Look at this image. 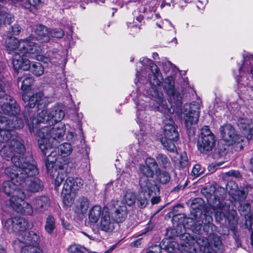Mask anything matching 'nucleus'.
Masks as SVG:
<instances>
[{"instance_id": "nucleus-1", "label": "nucleus", "mask_w": 253, "mask_h": 253, "mask_svg": "<svg viewBox=\"0 0 253 253\" xmlns=\"http://www.w3.org/2000/svg\"><path fill=\"white\" fill-rule=\"evenodd\" d=\"M142 69L139 71L137 69L136 77L139 80H143V78L148 76L151 87L147 91L148 95L152 97L151 101L142 96L135 101L137 109V122L140 128V135L143 136L145 133L144 126H142L144 119L146 118L145 110L149 105L152 109L159 111L170 118V116L174 113L181 115L184 121L185 126L187 129H191L195 125L199 120L200 116V105L198 102L186 103L183 108L182 106L181 96L179 91L174 87V81L171 76L166 78L164 81L163 88L168 96L169 104L164 99L163 92L159 89L161 84L163 81L162 75L158 66L150 59L142 57L139 60Z\"/></svg>"}, {"instance_id": "nucleus-2", "label": "nucleus", "mask_w": 253, "mask_h": 253, "mask_svg": "<svg viewBox=\"0 0 253 253\" xmlns=\"http://www.w3.org/2000/svg\"><path fill=\"white\" fill-rule=\"evenodd\" d=\"M7 122L0 118V143L1 149L0 155L7 161H11L12 165L7 167L3 163H0L4 172L8 177L12 178L18 175V170L22 165L27 162L23 161L22 157L26 151L23 141L20 139L13 130H4Z\"/></svg>"}, {"instance_id": "nucleus-3", "label": "nucleus", "mask_w": 253, "mask_h": 253, "mask_svg": "<svg viewBox=\"0 0 253 253\" xmlns=\"http://www.w3.org/2000/svg\"><path fill=\"white\" fill-rule=\"evenodd\" d=\"M22 99L25 103H28L23 114L30 131L32 130L35 131V127L36 128V125L34 126L35 123L46 122L53 124L62 120L65 116L64 112L61 109L54 106L41 111L39 110L37 117H34L33 111L30 109L33 108L36 104L45 107L50 103L49 98L45 96L42 92L36 93L32 95H29L28 92H24L22 95Z\"/></svg>"}, {"instance_id": "nucleus-4", "label": "nucleus", "mask_w": 253, "mask_h": 253, "mask_svg": "<svg viewBox=\"0 0 253 253\" xmlns=\"http://www.w3.org/2000/svg\"><path fill=\"white\" fill-rule=\"evenodd\" d=\"M0 164V178L4 180L1 186V190L7 196L6 200L0 202L1 204L0 214L2 222L4 220L5 214L8 213L11 208L18 212L27 215L33 213L32 207L24 200L26 194L19 187L18 177L13 176L12 178L6 175Z\"/></svg>"}, {"instance_id": "nucleus-5", "label": "nucleus", "mask_w": 253, "mask_h": 253, "mask_svg": "<svg viewBox=\"0 0 253 253\" xmlns=\"http://www.w3.org/2000/svg\"><path fill=\"white\" fill-rule=\"evenodd\" d=\"M61 120L58 121L60 122ZM58 121L51 123L39 122L35 123L36 124V128L35 127V131L33 132L35 135L39 137L38 143L40 149L44 156H47L48 151L51 150L53 147H55L58 140L65 134V126L62 123H59L56 125L52 126Z\"/></svg>"}, {"instance_id": "nucleus-6", "label": "nucleus", "mask_w": 253, "mask_h": 253, "mask_svg": "<svg viewBox=\"0 0 253 253\" xmlns=\"http://www.w3.org/2000/svg\"><path fill=\"white\" fill-rule=\"evenodd\" d=\"M220 192V190H216L214 187L202 190V193L205 195L207 202L214 211L216 218L222 219L227 218L231 229L234 230L238 225L236 212L233 211L229 213V207L224 205L219 197L221 196Z\"/></svg>"}, {"instance_id": "nucleus-7", "label": "nucleus", "mask_w": 253, "mask_h": 253, "mask_svg": "<svg viewBox=\"0 0 253 253\" xmlns=\"http://www.w3.org/2000/svg\"><path fill=\"white\" fill-rule=\"evenodd\" d=\"M20 108L15 100L9 95H6L0 102V118L7 122L4 130H13L24 126L23 120L17 116Z\"/></svg>"}, {"instance_id": "nucleus-8", "label": "nucleus", "mask_w": 253, "mask_h": 253, "mask_svg": "<svg viewBox=\"0 0 253 253\" xmlns=\"http://www.w3.org/2000/svg\"><path fill=\"white\" fill-rule=\"evenodd\" d=\"M203 201L200 198L194 199L191 205V208L195 212L191 211V216L189 218L193 222L191 228L195 234H200L202 231L207 234H211L215 226L212 223V216L207 214H203L201 211Z\"/></svg>"}, {"instance_id": "nucleus-9", "label": "nucleus", "mask_w": 253, "mask_h": 253, "mask_svg": "<svg viewBox=\"0 0 253 253\" xmlns=\"http://www.w3.org/2000/svg\"><path fill=\"white\" fill-rule=\"evenodd\" d=\"M19 185L25 190L33 192H38L42 190L43 183L38 177H33L38 174V170L34 163H25L18 170Z\"/></svg>"}, {"instance_id": "nucleus-10", "label": "nucleus", "mask_w": 253, "mask_h": 253, "mask_svg": "<svg viewBox=\"0 0 253 253\" xmlns=\"http://www.w3.org/2000/svg\"><path fill=\"white\" fill-rule=\"evenodd\" d=\"M32 37H29L25 40H19L15 37H10L5 41L6 50L9 54L20 52L23 55L34 57L33 54L37 53L41 50V47L34 42Z\"/></svg>"}, {"instance_id": "nucleus-11", "label": "nucleus", "mask_w": 253, "mask_h": 253, "mask_svg": "<svg viewBox=\"0 0 253 253\" xmlns=\"http://www.w3.org/2000/svg\"><path fill=\"white\" fill-rule=\"evenodd\" d=\"M56 155L57 152L55 150L51 151L50 154H48L45 162V166L48 172H49L50 170L55 167L57 174L55 179V185L56 187H58L68 176L65 169L66 163L65 162L63 163H59V160H57L58 158Z\"/></svg>"}, {"instance_id": "nucleus-12", "label": "nucleus", "mask_w": 253, "mask_h": 253, "mask_svg": "<svg viewBox=\"0 0 253 253\" xmlns=\"http://www.w3.org/2000/svg\"><path fill=\"white\" fill-rule=\"evenodd\" d=\"M163 136L161 142L164 148L169 152H173L176 150L174 142L178 138V133L172 120L169 119L164 122Z\"/></svg>"}, {"instance_id": "nucleus-13", "label": "nucleus", "mask_w": 253, "mask_h": 253, "mask_svg": "<svg viewBox=\"0 0 253 253\" xmlns=\"http://www.w3.org/2000/svg\"><path fill=\"white\" fill-rule=\"evenodd\" d=\"M222 140L227 146H232L236 151L243 148L244 138L235 133L234 127L229 124L223 125L220 128Z\"/></svg>"}, {"instance_id": "nucleus-14", "label": "nucleus", "mask_w": 253, "mask_h": 253, "mask_svg": "<svg viewBox=\"0 0 253 253\" xmlns=\"http://www.w3.org/2000/svg\"><path fill=\"white\" fill-rule=\"evenodd\" d=\"M84 184L83 180L79 178L68 176L63 183L62 195L63 196V202L67 206H70L73 203V199L71 197V192L76 193L81 189Z\"/></svg>"}, {"instance_id": "nucleus-15", "label": "nucleus", "mask_w": 253, "mask_h": 253, "mask_svg": "<svg viewBox=\"0 0 253 253\" xmlns=\"http://www.w3.org/2000/svg\"><path fill=\"white\" fill-rule=\"evenodd\" d=\"M146 178H142L139 180L140 192L137 197V205L140 208H145L148 203L151 196L156 194L158 191V187L156 184H148Z\"/></svg>"}, {"instance_id": "nucleus-16", "label": "nucleus", "mask_w": 253, "mask_h": 253, "mask_svg": "<svg viewBox=\"0 0 253 253\" xmlns=\"http://www.w3.org/2000/svg\"><path fill=\"white\" fill-rule=\"evenodd\" d=\"M215 141L213 134L208 126H205L201 130V136L197 144L198 148L202 153L211 151L214 146Z\"/></svg>"}, {"instance_id": "nucleus-17", "label": "nucleus", "mask_w": 253, "mask_h": 253, "mask_svg": "<svg viewBox=\"0 0 253 253\" xmlns=\"http://www.w3.org/2000/svg\"><path fill=\"white\" fill-rule=\"evenodd\" d=\"M5 229L9 233H18L20 235L29 228L28 222L23 218L15 217L8 218L4 223Z\"/></svg>"}, {"instance_id": "nucleus-18", "label": "nucleus", "mask_w": 253, "mask_h": 253, "mask_svg": "<svg viewBox=\"0 0 253 253\" xmlns=\"http://www.w3.org/2000/svg\"><path fill=\"white\" fill-rule=\"evenodd\" d=\"M40 236L33 231H23L18 235V240L13 243V246L16 248L17 244L28 245L38 247L40 243Z\"/></svg>"}, {"instance_id": "nucleus-19", "label": "nucleus", "mask_w": 253, "mask_h": 253, "mask_svg": "<svg viewBox=\"0 0 253 253\" xmlns=\"http://www.w3.org/2000/svg\"><path fill=\"white\" fill-rule=\"evenodd\" d=\"M157 163L154 158L149 157L146 159L145 164H140L138 167V171L142 174L139 180L142 178H146L145 180L148 184H153L150 182L148 178L153 176L154 173L152 169L157 166Z\"/></svg>"}, {"instance_id": "nucleus-20", "label": "nucleus", "mask_w": 253, "mask_h": 253, "mask_svg": "<svg viewBox=\"0 0 253 253\" xmlns=\"http://www.w3.org/2000/svg\"><path fill=\"white\" fill-rule=\"evenodd\" d=\"M179 250L187 253H197L195 239L189 233H185L180 236Z\"/></svg>"}, {"instance_id": "nucleus-21", "label": "nucleus", "mask_w": 253, "mask_h": 253, "mask_svg": "<svg viewBox=\"0 0 253 253\" xmlns=\"http://www.w3.org/2000/svg\"><path fill=\"white\" fill-rule=\"evenodd\" d=\"M114 211L112 216L117 222H121L125 220L127 214L126 206L124 203L119 200H113L111 202Z\"/></svg>"}, {"instance_id": "nucleus-22", "label": "nucleus", "mask_w": 253, "mask_h": 253, "mask_svg": "<svg viewBox=\"0 0 253 253\" xmlns=\"http://www.w3.org/2000/svg\"><path fill=\"white\" fill-rule=\"evenodd\" d=\"M34 32L35 34V36L33 35L30 36L32 37V39L33 40L31 41H33L39 46L42 47L41 45L34 42L35 39L41 43H45L49 41V29L45 26L42 25H37L34 29Z\"/></svg>"}, {"instance_id": "nucleus-23", "label": "nucleus", "mask_w": 253, "mask_h": 253, "mask_svg": "<svg viewBox=\"0 0 253 253\" xmlns=\"http://www.w3.org/2000/svg\"><path fill=\"white\" fill-rule=\"evenodd\" d=\"M32 205L29 204L39 213L43 212L46 211L50 204L49 198L45 196H37L32 200Z\"/></svg>"}, {"instance_id": "nucleus-24", "label": "nucleus", "mask_w": 253, "mask_h": 253, "mask_svg": "<svg viewBox=\"0 0 253 253\" xmlns=\"http://www.w3.org/2000/svg\"><path fill=\"white\" fill-rule=\"evenodd\" d=\"M42 48L41 47V50L38 53L33 54L34 57H30V58H35L38 61L43 62L45 63H50L52 64L56 65L59 64V60L60 58V55H59L55 51H48L46 52L45 55H40V53L42 51Z\"/></svg>"}, {"instance_id": "nucleus-25", "label": "nucleus", "mask_w": 253, "mask_h": 253, "mask_svg": "<svg viewBox=\"0 0 253 253\" xmlns=\"http://www.w3.org/2000/svg\"><path fill=\"white\" fill-rule=\"evenodd\" d=\"M25 57H28L23 55L20 52L14 54L12 57V64L15 71H17L19 69L24 71L29 70L30 67V62L28 59Z\"/></svg>"}, {"instance_id": "nucleus-26", "label": "nucleus", "mask_w": 253, "mask_h": 253, "mask_svg": "<svg viewBox=\"0 0 253 253\" xmlns=\"http://www.w3.org/2000/svg\"><path fill=\"white\" fill-rule=\"evenodd\" d=\"M99 230L106 233L112 232L114 228V222L110 217L109 212H104L97 224Z\"/></svg>"}, {"instance_id": "nucleus-27", "label": "nucleus", "mask_w": 253, "mask_h": 253, "mask_svg": "<svg viewBox=\"0 0 253 253\" xmlns=\"http://www.w3.org/2000/svg\"><path fill=\"white\" fill-rule=\"evenodd\" d=\"M54 150L57 152L56 156L58 158L57 160H59V163H63L64 162H65V163H66V162L63 157H60V156L63 155L64 157L69 156L72 151V148L70 144L64 143L59 146L57 148L53 147L51 150L48 151V153H49V154H50L51 151Z\"/></svg>"}, {"instance_id": "nucleus-28", "label": "nucleus", "mask_w": 253, "mask_h": 253, "mask_svg": "<svg viewBox=\"0 0 253 253\" xmlns=\"http://www.w3.org/2000/svg\"><path fill=\"white\" fill-rule=\"evenodd\" d=\"M108 209L106 208L102 209L100 206L95 205L90 210L88 213V219L90 222L92 223H96L99 219L101 218L104 212H107Z\"/></svg>"}, {"instance_id": "nucleus-29", "label": "nucleus", "mask_w": 253, "mask_h": 253, "mask_svg": "<svg viewBox=\"0 0 253 253\" xmlns=\"http://www.w3.org/2000/svg\"><path fill=\"white\" fill-rule=\"evenodd\" d=\"M198 246L200 249L204 248L205 253H215L214 251L211 248V245L209 242L208 239L203 236H200L197 239H195V247L197 248Z\"/></svg>"}, {"instance_id": "nucleus-30", "label": "nucleus", "mask_w": 253, "mask_h": 253, "mask_svg": "<svg viewBox=\"0 0 253 253\" xmlns=\"http://www.w3.org/2000/svg\"><path fill=\"white\" fill-rule=\"evenodd\" d=\"M14 20V16L5 9H0V26L3 24H10Z\"/></svg>"}, {"instance_id": "nucleus-31", "label": "nucleus", "mask_w": 253, "mask_h": 253, "mask_svg": "<svg viewBox=\"0 0 253 253\" xmlns=\"http://www.w3.org/2000/svg\"><path fill=\"white\" fill-rule=\"evenodd\" d=\"M250 73L253 77V56L245 59L243 64L239 69V71Z\"/></svg>"}, {"instance_id": "nucleus-32", "label": "nucleus", "mask_w": 253, "mask_h": 253, "mask_svg": "<svg viewBox=\"0 0 253 253\" xmlns=\"http://www.w3.org/2000/svg\"><path fill=\"white\" fill-rule=\"evenodd\" d=\"M253 124L252 120L247 118H240L238 120L237 125L242 133L245 135V132Z\"/></svg>"}, {"instance_id": "nucleus-33", "label": "nucleus", "mask_w": 253, "mask_h": 253, "mask_svg": "<svg viewBox=\"0 0 253 253\" xmlns=\"http://www.w3.org/2000/svg\"><path fill=\"white\" fill-rule=\"evenodd\" d=\"M29 70L35 76L39 77L44 73V69L42 64L39 62H35L33 63Z\"/></svg>"}, {"instance_id": "nucleus-34", "label": "nucleus", "mask_w": 253, "mask_h": 253, "mask_svg": "<svg viewBox=\"0 0 253 253\" xmlns=\"http://www.w3.org/2000/svg\"><path fill=\"white\" fill-rule=\"evenodd\" d=\"M55 228V221L54 218L52 215H48L46 219V223L45 225V230L49 234L53 233Z\"/></svg>"}, {"instance_id": "nucleus-35", "label": "nucleus", "mask_w": 253, "mask_h": 253, "mask_svg": "<svg viewBox=\"0 0 253 253\" xmlns=\"http://www.w3.org/2000/svg\"><path fill=\"white\" fill-rule=\"evenodd\" d=\"M19 244V247L22 248L21 253H42V251L38 247L28 245H25V246L23 247L22 244Z\"/></svg>"}, {"instance_id": "nucleus-36", "label": "nucleus", "mask_w": 253, "mask_h": 253, "mask_svg": "<svg viewBox=\"0 0 253 253\" xmlns=\"http://www.w3.org/2000/svg\"><path fill=\"white\" fill-rule=\"evenodd\" d=\"M124 199L128 206H131L134 204L136 201L135 193L130 190H127L124 196Z\"/></svg>"}, {"instance_id": "nucleus-37", "label": "nucleus", "mask_w": 253, "mask_h": 253, "mask_svg": "<svg viewBox=\"0 0 253 253\" xmlns=\"http://www.w3.org/2000/svg\"><path fill=\"white\" fill-rule=\"evenodd\" d=\"M158 163L163 167L167 168L170 166V162L167 156L163 154H158L156 157Z\"/></svg>"}, {"instance_id": "nucleus-38", "label": "nucleus", "mask_w": 253, "mask_h": 253, "mask_svg": "<svg viewBox=\"0 0 253 253\" xmlns=\"http://www.w3.org/2000/svg\"><path fill=\"white\" fill-rule=\"evenodd\" d=\"M130 149L129 153L132 157H133L137 161L141 159L143 154L141 151H139L138 146H131Z\"/></svg>"}, {"instance_id": "nucleus-39", "label": "nucleus", "mask_w": 253, "mask_h": 253, "mask_svg": "<svg viewBox=\"0 0 253 253\" xmlns=\"http://www.w3.org/2000/svg\"><path fill=\"white\" fill-rule=\"evenodd\" d=\"M170 178L169 174L166 171H160L159 174L157 175L158 180L163 184L168 183L170 180Z\"/></svg>"}, {"instance_id": "nucleus-40", "label": "nucleus", "mask_w": 253, "mask_h": 253, "mask_svg": "<svg viewBox=\"0 0 253 253\" xmlns=\"http://www.w3.org/2000/svg\"><path fill=\"white\" fill-rule=\"evenodd\" d=\"M79 204L78 205L79 211L81 212L84 213L87 210L89 206V202L85 197H82L79 199Z\"/></svg>"}, {"instance_id": "nucleus-41", "label": "nucleus", "mask_w": 253, "mask_h": 253, "mask_svg": "<svg viewBox=\"0 0 253 253\" xmlns=\"http://www.w3.org/2000/svg\"><path fill=\"white\" fill-rule=\"evenodd\" d=\"M34 80L31 77L26 78L23 81L22 85L21 87V89H22L25 92H27V91L30 90V86L33 84Z\"/></svg>"}, {"instance_id": "nucleus-42", "label": "nucleus", "mask_w": 253, "mask_h": 253, "mask_svg": "<svg viewBox=\"0 0 253 253\" xmlns=\"http://www.w3.org/2000/svg\"><path fill=\"white\" fill-rule=\"evenodd\" d=\"M164 248L168 253H172L175 249H178L179 250V243L168 241L167 244L165 246Z\"/></svg>"}, {"instance_id": "nucleus-43", "label": "nucleus", "mask_w": 253, "mask_h": 253, "mask_svg": "<svg viewBox=\"0 0 253 253\" xmlns=\"http://www.w3.org/2000/svg\"><path fill=\"white\" fill-rule=\"evenodd\" d=\"M49 36L53 38H61L64 35L63 30L61 28H55L49 30Z\"/></svg>"}, {"instance_id": "nucleus-44", "label": "nucleus", "mask_w": 253, "mask_h": 253, "mask_svg": "<svg viewBox=\"0 0 253 253\" xmlns=\"http://www.w3.org/2000/svg\"><path fill=\"white\" fill-rule=\"evenodd\" d=\"M238 211L241 215L246 214L251 212V207L249 203H241L238 207Z\"/></svg>"}, {"instance_id": "nucleus-45", "label": "nucleus", "mask_w": 253, "mask_h": 253, "mask_svg": "<svg viewBox=\"0 0 253 253\" xmlns=\"http://www.w3.org/2000/svg\"><path fill=\"white\" fill-rule=\"evenodd\" d=\"M245 218V226L247 228L251 227L253 220V213L252 211L243 215Z\"/></svg>"}, {"instance_id": "nucleus-46", "label": "nucleus", "mask_w": 253, "mask_h": 253, "mask_svg": "<svg viewBox=\"0 0 253 253\" xmlns=\"http://www.w3.org/2000/svg\"><path fill=\"white\" fill-rule=\"evenodd\" d=\"M179 163L181 168H184L187 166L188 164V159L186 153L183 152L181 153L180 156Z\"/></svg>"}, {"instance_id": "nucleus-47", "label": "nucleus", "mask_w": 253, "mask_h": 253, "mask_svg": "<svg viewBox=\"0 0 253 253\" xmlns=\"http://www.w3.org/2000/svg\"><path fill=\"white\" fill-rule=\"evenodd\" d=\"M83 248V247L80 245L74 244L70 246L67 250L68 252L71 253H81Z\"/></svg>"}, {"instance_id": "nucleus-48", "label": "nucleus", "mask_w": 253, "mask_h": 253, "mask_svg": "<svg viewBox=\"0 0 253 253\" xmlns=\"http://www.w3.org/2000/svg\"><path fill=\"white\" fill-rule=\"evenodd\" d=\"M161 250L160 245H155L149 247L146 250V253H161Z\"/></svg>"}, {"instance_id": "nucleus-49", "label": "nucleus", "mask_w": 253, "mask_h": 253, "mask_svg": "<svg viewBox=\"0 0 253 253\" xmlns=\"http://www.w3.org/2000/svg\"><path fill=\"white\" fill-rule=\"evenodd\" d=\"M203 172L204 170L202 169L201 166L200 165H195L192 170V174L196 176L200 175Z\"/></svg>"}, {"instance_id": "nucleus-50", "label": "nucleus", "mask_w": 253, "mask_h": 253, "mask_svg": "<svg viewBox=\"0 0 253 253\" xmlns=\"http://www.w3.org/2000/svg\"><path fill=\"white\" fill-rule=\"evenodd\" d=\"M236 194V196H238L237 198H235V200H238L239 201H242L245 200L247 197V194L244 190H240L238 191Z\"/></svg>"}, {"instance_id": "nucleus-51", "label": "nucleus", "mask_w": 253, "mask_h": 253, "mask_svg": "<svg viewBox=\"0 0 253 253\" xmlns=\"http://www.w3.org/2000/svg\"><path fill=\"white\" fill-rule=\"evenodd\" d=\"M29 4L36 8H40L42 6V1L41 0H28Z\"/></svg>"}, {"instance_id": "nucleus-52", "label": "nucleus", "mask_w": 253, "mask_h": 253, "mask_svg": "<svg viewBox=\"0 0 253 253\" xmlns=\"http://www.w3.org/2000/svg\"><path fill=\"white\" fill-rule=\"evenodd\" d=\"M210 239H212V242H211V244H213V246L215 247H218L220 245L221 242L219 239V238L217 236L214 235H211L210 236Z\"/></svg>"}, {"instance_id": "nucleus-53", "label": "nucleus", "mask_w": 253, "mask_h": 253, "mask_svg": "<svg viewBox=\"0 0 253 253\" xmlns=\"http://www.w3.org/2000/svg\"><path fill=\"white\" fill-rule=\"evenodd\" d=\"M21 28L18 24L14 25L11 28V33L12 35H18L21 32Z\"/></svg>"}, {"instance_id": "nucleus-54", "label": "nucleus", "mask_w": 253, "mask_h": 253, "mask_svg": "<svg viewBox=\"0 0 253 253\" xmlns=\"http://www.w3.org/2000/svg\"><path fill=\"white\" fill-rule=\"evenodd\" d=\"M245 136L248 139H253V123L249 129L246 131Z\"/></svg>"}, {"instance_id": "nucleus-55", "label": "nucleus", "mask_w": 253, "mask_h": 253, "mask_svg": "<svg viewBox=\"0 0 253 253\" xmlns=\"http://www.w3.org/2000/svg\"><path fill=\"white\" fill-rule=\"evenodd\" d=\"M222 163H218L215 164H211L208 167V169L211 172H214L219 167L222 165Z\"/></svg>"}, {"instance_id": "nucleus-56", "label": "nucleus", "mask_w": 253, "mask_h": 253, "mask_svg": "<svg viewBox=\"0 0 253 253\" xmlns=\"http://www.w3.org/2000/svg\"><path fill=\"white\" fill-rule=\"evenodd\" d=\"M159 192V188H158V191H156V195H153V196H151V197H152L151 201L153 205L157 204L159 203L160 201V197H158L156 196L157 193H158ZM153 194H154V193H153Z\"/></svg>"}, {"instance_id": "nucleus-57", "label": "nucleus", "mask_w": 253, "mask_h": 253, "mask_svg": "<svg viewBox=\"0 0 253 253\" xmlns=\"http://www.w3.org/2000/svg\"><path fill=\"white\" fill-rule=\"evenodd\" d=\"M142 238H138L137 239L131 242L130 245L132 247H139L142 244Z\"/></svg>"}, {"instance_id": "nucleus-58", "label": "nucleus", "mask_w": 253, "mask_h": 253, "mask_svg": "<svg viewBox=\"0 0 253 253\" xmlns=\"http://www.w3.org/2000/svg\"><path fill=\"white\" fill-rule=\"evenodd\" d=\"M4 95V83L0 81V98Z\"/></svg>"}, {"instance_id": "nucleus-59", "label": "nucleus", "mask_w": 253, "mask_h": 253, "mask_svg": "<svg viewBox=\"0 0 253 253\" xmlns=\"http://www.w3.org/2000/svg\"><path fill=\"white\" fill-rule=\"evenodd\" d=\"M230 175H233L237 178H239L241 176L240 173L238 171L232 170L229 172Z\"/></svg>"}, {"instance_id": "nucleus-60", "label": "nucleus", "mask_w": 253, "mask_h": 253, "mask_svg": "<svg viewBox=\"0 0 253 253\" xmlns=\"http://www.w3.org/2000/svg\"><path fill=\"white\" fill-rule=\"evenodd\" d=\"M0 253H7L6 246L0 244Z\"/></svg>"}, {"instance_id": "nucleus-61", "label": "nucleus", "mask_w": 253, "mask_h": 253, "mask_svg": "<svg viewBox=\"0 0 253 253\" xmlns=\"http://www.w3.org/2000/svg\"><path fill=\"white\" fill-rule=\"evenodd\" d=\"M242 80H240L239 79L236 78L237 82L239 84L243 85L244 86H246L248 85V82H244V83H241L242 82V80L244 78H241Z\"/></svg>"}, {"instance_id": "nucleus-62", "label": "nucleus", "mask_w": 253, "mask_h": 253, "mask_svg": "<svg viewBox=\"0 0 253 253\" xmlns=\"http://www.w3.org/2000/svg\"><path fill=\"white\" fill-rule=\"evenodd\" d=\"M135 23H136L135 22ZM127 25H128V27H130L131 28H135L136 29H138V30L140 29V25L139 24H138V25H137L136 24H131L130 23H129V24L127 23Z\"/></svg>"}, {"instance_id": "nucleus-63", "label": "nucleus", "mask_w": 253, "mask_h": 253, "mask_svg": "<svg viewBox=\"0 0 253 253\" xmlns=\"http://www.w3.org/2000/svg\"><path fill=\"white\" fill-rule=\"evenodd\" d=\"M144 19V17L142 15H139L136 18V20L139 23H141Z\"/></svg>"}, {"instance_id": "nucleus-64", "label": "nucleus", "mask_w": 253, "mask_h": 253, "mask_svg": "<svg viewBox=\"0 0 253 253\" xmlns=\"http://www.w3.org/2000/svg\"><path fill=\"white\" fill-rule=\"evenodd\" d=\"M91 252L88 251L87 249L83 247L81 253H91Z\"/></svg>"}]
</instances>
